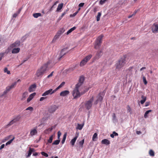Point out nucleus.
I'll return each mask as SVG.
<instances>
[{
    "label": "nucleus",
    "mask_w": 158,
    "mask_h": 158,
    "mask_svg": "<svg viewBox=\"0 0 158 158\" xmlns=\"http://www.w3.org/2000/svg\"><path fill=\"white\" fill-rule=\"evenodd\" d=\"M19 116H17L16 118L12 120L7 125V127H8L13 124L14 123H16L17 122L19 121Z\"/></svg>",
    "instance_id": "obj_12"
},
{
    "label": "nucleus",
    "mask_w": 158,
    "mask_h": 158,
    "mask_svg": "<svg viewBox=\"0 0 158 158\" xmlns=\"http://www.w3.org/2000/svg\"><path fill=\"white\" fill-rule=\"evenodd\" d=\"M152 111V110H147V111L144 114V117L145 118H147V117H148V114H149V112H150Z\"/></svg>",
    "instance_id": "obj_36"
},
{
    "label": "nucleus",
    "mask_w": 158,
    "mask_h": 158,
    "mask_svg": "<svg viewBox=\"0 0 158 158\" xmlns=\"http://www.w3.org/2000/svg\"><path fill=\"white\" fill-rule=\"evenodd\" d=\"M53 72H52L49 75H48V76H47V78H49L50 77H52V75H53Z\"/></svg>",
    "instance_id": "obj_64"
},
{
    "label": "nucleus",
    "mask_w": 158,
    "mask_h": 158,
    "mask_svg": "<svg viewBox=\"0 0 158 158\" xmlns=\"http://www.w3.org/2000/svg\"><path fill=\"white\" fill-rule=\"evenodd\" d=\"M152 31L154 33L158 32V24H154L152 27Z\"/></svg>",
    "instance_id": "obj_13"
},
{
    "label": "nucleus",
    "mask_w": 158,
    "mask_h": 158,
    "mask_svg": "<svg viewBox=\"0 0 158 158\" xmlns=\"http://www.w3.org/2000/svg\"><path fill=\"white\" fill-rule=\"evenodd\" d=\"M65 82L63 81L61 83L58 87V88L59 89L62 87L65 84Z\"/></svg>",
    "instance_id": "obj_47"
},
{
    "label": "nucleus",
    "mask_w": 158,
    "mask_h": 158,
    "mask_svg": "<svg viewBox=\"0 0 158 158\" xmlns=\"http://www.w3.org/2000/svg\"><path fill=\"white\" fill-rule=\"evenodd\" d=\"M107 0H101L99 2V4L102 5L107 1Z\"/></svg>",
    "instance_id": "obj_41"
},
{
    "label": "nucleus",
    "mask_w": 158,
    "mask_h": 158,
    "mask_svg": "<svg viewBox=\"0 0 158 158\" xmlns=\"http://www.w3.org/2000/svg\"><path fill=\"white\" fill-rule=\"evenodd\" d=\"M149 154L151 156H154V153L153 151L151 150L149 151Z\"/></svg>",
    "instance_id": "obj_44"
},
{
    "label": "nucleus",
    "mask_w": 158,
    "mask_h": 158,
    "mask_svg": "<svg viewBox=\"0 0 158 158\" xmlns=\"http://www.w3.org/2000/svg\"><path fill=\"white\" fill-rule=\"evenodd\" d=\"M82 84V83L79 82L76 85L75 88L78 89L79 87H80Z\"/></svg>",
    "instance_id": "obj_39"
},
{
    "label": "nucleus",
    "mask_w": 158,
    "mask_h": 158,
    "mask_svg": "<svg viewBox=\"0 0 158 158\" xmlns=\"http://www.w3.org/2000/svg\"><path fill=\"white\" fill-rule=\"evenodd\" d=\"M78 13V11H77L75 13H74L73 14H71L70 15V17H72L75 16Z\"/></svg>",
    "instance_id": "obj_51"
},
{
    "label": "nucleus",
    "mask_w": 158,
    "mask_h": 158,
    "mask_svg": "<svg viewBox=\"0 0 158 158\" xmlns=\"http://www.w3.org/2000/svg\"><path fill=\"white\" fill-rule=\"evenodd\" d=\"M28 93L27 92L25 91L24 92L22 95V98L21 99V100H23L25 99V98L27 97V96Z\"/></svg>",
    "instance_id": "obj_22"
},
{
    "label": "nucleus",
    "mask_w": 158,
    "mask_h": 158,
    "mask_svg": "<svg viewBox=\"0 0 158 158\" xmlns=\"http://www.w3.org/2000/svg\"><path fill=\"white\" fill-rule=\"evenodd\" d=\"M72 95L74 99H76L80 97V92L78 89L75 88L72 92Z\"/></svg>",
    "instance_id": "obj_7"
},
{
    "label": "nucleus",
    "mask_w": 158,
    "mask_h": 158,
    "mask_svg": "<svg viewBox=\"0 0 158 158\" xmlns=\"http://www.w3.org/2000/svg\"><path fill=\"white\" fill-rule=\"evenodd\" d=\"M94 96L92 97L88 101H86L85 103V107L86 109H90L93 105V102L94 100Z\"/></svg>",
    "instance_id": "obj_4"
},
{
    "label": "nucleus",
    "mask_w": 158,
    "mask_h": 158,
    "mask_svg": "<svg viewBox=\"0 0 158 158\" xmlns=\"http://www.w3.org/2000/svg\"><path fill=\"white\" fill-rule=\"evenodd\" d=\"M67 48H66L61 50L58 58L59 60H60L62 56L68 52V51H67Z\"/></svg>",
    "instance_id": "obj_10"
},
{
    "label": "nucleus",
    "mask_w": 158,
    "mask_h": 158,
    "mask_svg": "<svg viewBox=\"0 0 158 158\" xmlns=\"http://www.w3.org/2000/svg\"><path fill=\"white\" fill-rule=\"evenodd\" d=\"M12 89L10 88V87L9 86H8L6 87V90L7 92H9L11 89Z\"/></svg>",
    "instance_id": "obj_56"
},
{
    "label": "nucleus",
    "mask_w": 158,
    "mask_h": 158,
    "mask_svg": "<svg viewBox=\"0 0 158 158\" xmlns=\"http://www.w3.org/2000/svg\"><path fill=\"white\" fill-rule=\"evenodd\" d=\"M69 94V91L65 90L61 92L60 95L61 96L64 97L68 95Z\"/></svg>",
    "instance_id": "obj_16"
},
{
    "label": "nucleus",
    "mask_w": 158,
    "mask_h": 158,
    "mask_svg": "<svg viewBox=\"0 0 158 158\" xmlns=\"http://www.w3.org/2000/svg\"><path fill=\"white\" fill-rule=\"evenodd\" d=\"M84 142V139H83L79 143V144L80 147H82L83 144Z\"/></svg>",
    "instance_id": "obj_42"
},
{
    "label": "nucleus",
    "mask_w": 158,
    "mask_h": 158,
    "mask_svg": "<svg viewBox=\"0 0 158 158\" xmlns=\"http://www.w3.org/2000/svg\"><path fill=\"white\" fill-rule=\"evenodd\" d=\"M48 64V63L45 64L37 70L36 73V75L38 77H41L42 75L45 73L47 69Z\"/></svg>",
    "instance_id": "obj_1"
},
{
    "label": "nucleus",
    "mask_w": 158,
    "mask_h": 158,
    "mask_svg": "<svg viewBox=\"0 0 158 158\" xmlns=\"http://www.w3.org/2000/svg\"><path fill=\"white\" fill-rule=\"evenodd\" d=\"M60 140H55L53 143V145H58L59 144Z\"/></svg>",
    "instance_id": "obj_38"
},
{
    "label": "nucleus",
    "mask_w": 158,
    "mask_h": 158,
    "mask_svg": "<svg viewBox=\"0 0 158 158\" xmlns=\"http://www.w3.org/2000/svg\"><path fill=\"white\" fill-rule=\"evenodd\" d=\"M66 136L67 133H65L63 135V139L61 141V143L62 144H64V143L66 138Z\"/></svg>",
    "instance_id": "obj_33"
},
{
    "label": "nucleus",
    "mask_w": 158,
    "mask_h": 158,
    "mask_svg": "<svg viewBox=\"0 0 158 158\" xmlns=\"http://www.w3.org/2000/svg\"><path fill=\"white\" fill-rule=\"evenodd\" d=\"M58 1H56L54 4L52 6V7H51V8H50V9L49 10L50 11H52L53 10V8L55 7V6L58 3Z\"/></svg>",
    "instance_id": "obj_34"
},
{
    "label": "nucleus",
    "mask_w": 158,
    "mask_h": 158,
    "mask_svg": "<svg viewBox=\"0 0 158 158\" xmlns=\"http://www.w3.org/2000/svg\"><path fill=\"white\" fill-rule=\"evenodd\" d=\"M102 143L103 144L108 145L110 143L109 140L106 139H105L102 141Z\"/></svg>",
    "instance_id": "obj_20"
},
{
    "label": "nucleus",
    "mask_w": 158,
    "mask_h": 158,
    "mask_svg": "<svg viewBox=\"0 0 158 158\" xmlns=\"http://www.w3.org/2000/svg\"><path fill=\"white\" fill-rule=\"evenodd\" d=\"M103 36V35H101L99 36L96 39L94 45L95 49H97L100 45L102 42V39Z\"/></svg>",
    "instance_id": "obj_5"
},
{
    "label": "nucleus",
    "mask_w": 158,
    "mask_h": 158,
    "mask_svg": "<svg viewBox=\"0 0 158 158\" xmlns=\"http://www.w3.org/2000/svg\"><path fill=\"white\" fill-rule=\"evenodd\" d=\"M105 94L104 92H100L96 97V99L94 102V105H97L98 102H100L101 103Z\"/></svg>",
    "instance_id": "obj_3"
},
{
    "label": "nucleus",
    "mask_w": 158,
    "mask_h": 158,
    "mask_svg": "<svg viewBox=\"0 0 158 158\" xmlns=\"http://www.w3.org/2000/svg\"><path fill=\"white\" fill-rule=\"evenodd\" d=\"M26 110H30V111H32L33 110V108L32 107L30 106L27 108L26 109Z\"/></svg>",
    "instance_id": "obj_55"
},
{
    "label": "nucleus",
    "mask_w": 158,
    "mask_h": 158,
    "mask_svg": "<svg viewBox=\"0 0 158 158\" xmlns=\"http://www.w3.org/2000/svg\"><path fill=\"white\" fill-rule=\"evenodd\" d=\"M17 83V82H14V83H12L11 85L10 86V88L11 89L13 88L16 85Z\"/></svg>",
    "instance_id": "obj_46"
},
{
    "label": "nucleus",
    "mask_w": 158,
    "mask_h": 158,
    "mask_svg": "<svg viewBox=\"0 0 158 158\" xmlns=\"http://www.w3.org/2000/svg\"><path fill=\"white\" fill-rule=\"evenodd\" d=\"M59 37L57 35H56L54 37V38L52 40V42L54 41L56 39H57Z\"/></svg>",
    "instance_id": "obj_52"
},
{
    "label": "nucleus",
    "mask_w": 158,
    "mask_h": 158,
    "mask_svg": "<svg viewBox=\"0 0 158 158\" xmlns=\"http://www.w3.org/2000/svg\"><path fill=\"white\" fill-rule=\"evenodd\" d=\"M13 48V49L12 51V53L14 54L17 53H18L19 52L20 50V48Z\"/></svg>",
    "instance_id": "obj_19"
},
{
    "label": "nucleus",
    "mask_w": 158,
    "mask_h": 158,
    "mask_svg": "<svg viewBox=\"0 0 158 158\" xmlns=\"http://www.w3.org/2000/svg\"><path fill=\"white\" fill-rule=\"evenodd\" d=\"M102 54L103 52L102 50L97 51L93 58L94 60H95L99 59L101 57Z\"/></svg>",
    "instance_id": "obj_9"
},
{
    "label": "nucleus",
    "mask_w": 158,
    "mask_h": 158,
    "mask_svg": "<svg viewBox=\"0 0 158 158\" xmlns=\"http://www.w3.org/2000/svg\"><path fill=\"white\" fill-rule=\"evenodd\" d=\"M15 139V137H14L12 139L10 140L9 141L7 142V143H6V145H7L8 144H10L12 142V141L14 140Z\"/></svg>",
    "instance_id": "obj_40"
},
{
    "label": "nucleus",
    "mask_w": 158,
    "mask_h": 158,
    "mask_svg": "<svg viewBox=\"0 0 158 158\" xmlns=\"http://www.w3.org/2000/svg\"><path fill=\"white\" fill-rule=\"evenodd\" d=\"M4 72L5 73H6L8 74H10V71L8 70L7 68H5L4 69Z\"/></svg>",
    "instance_id": "obj_45"
},
{
    "label": "nucleus",
    "mask_w": 158,
    "mask_h": 158,
    "mask_svg": "<svg viewBox=\"0 0 158 158\" xmlns=\"http://www.w3.org/2000/svg\"><path fill=\"white\" fill-rule=\"evenodd\" d=\"M22 8L21 7L19 9V10L15 13L13 15V17L16 18L18 15L21 12V10H22Z\"/></svg>",
    "instance_id": "obj_21"
},
{
    "label": "nucleus",
    "mask_w": 158,
    "mask_h": 158,
    "mask_svg": "<svg viewBox=\"0 0 158 158\" xmlns=\"http://www.w3.org/2000/svg\"><path fill=\"white\" fill-rule=\"evenodd\" d=\"M63 6V3H61L60 4H59L57 7V8L56 11H59L62 8Z\"/></svg>",
    "instance_id": "obj_25"
},
{
    "label": "nucleus",
    "mask_w": 158,
    "mask_h": 158,
    "mask_svg": "<svg viewBox=\"0 0 158 158\" xmlns=\"http://www.w3.org/2000/svg\"><path fill=\"white\" fill-rule=\"evenodd\" d=\"M41 154L42 155L45 157H47L48 156V155L47 153L44 152H41Z\"/></svg>",
    "instance_id": "obj_53"
},
{
    "label": "nucleus",
    "mask_w": 158,
    "mask_h": 158,
    "mask_svg": "<svg viewBox=\"0 0 158 158\" xmlns=\"http://www.w3.org/2000/svg\"><path fill=\"white\" fill-rule=\"evenodd\" d=\"M29 151H30L31 153L33 152H34L35 151L34 149L33 148H30Z\"/></svg>",
    "instance_id": "obj_60"
},
{
    "label": "nucleus",
    "mask_w": 158,
    "mask_h": 158,
    "mask_svg": "<svg viewBox=\"0 0 158 158\" xmlns=\"http://www.w3.org/2000/svg\"><path fill=\"white\" fill-rule=\"evenodd\" d=\"M141 98H142V99L140 101V103L141 104H143L145 102L146 100V98L143 95H142L141 97Z\"/></svg>",
    "instance_id": "obj_27"
},
{
    "label": "nucleus",
    "mask_w": 158,
    "mask_h": 158,
    "mask_svg": "<svg viewBox=\"0 0 158 158\" xmlns=\"http://www.w3.org/2000/svg\"><path fill=\"white\" fill-rule=\"evenodd\" d=\"M97 133H94V135H93L92 137V140L93 141H95L96 140V139H97Z\"/></svg>",
    "instance_id": "obj_35"
},
{
    "label": "nucleus",
    "mask_w": 158,
    "mask_h": 158,
    "mask_svg": "<svg viewBox=\"0 0 158 158\" xmlns=\"http://www.w3.org/2000/svg\"><path fill=\"white\" fill-rule=\"evenodd\" d=\"M55 127H56L55 126H52V127H51L47 129L46 130V131H51L53 128H54Z\"/></svg>",
    "instance_id": "obj_50"
},
{
    "label": "nucleus",
    "mask_w": 158,
    "mask_h": 158,
    "mask_svg": "<svg viewBox=\"0 0 158 158\" xmlns=\"http://www.w3.org/2000/svg\"><path fill=\"white\" fill-rule=\"evenodd\" d=\"M59 107V106L56 105H52L49 107L48 111L50 113H53L55 111L57 110Z\"/></svg>",
    "instance_id": "obj_8"
},
{
    "label": "nucleus",
    "mask_w": 158,
    "mask_h": 158,
    "mask_svg": "<svg viewBox=\"0 0 158 158\" xmlns=\"http://www.w3.org/2000/svg\"><path fill=\"white\" fill-rule=\"evenodd\" d=\"M84 124H78L77 125V129H78L79 130H81L82 128L84 126Z\"/></svg>",
    "instance_id": "obj_30"
},
{
    "label": "nucleus",
    "mask_w": 158,
    "mask_h": 158,
    "mask_svg": "<svg viewBox=\"0 0 158 158\" xmlns=\"http://www.w3.org/2000/svg\"><path fill=\"white\" fill-rule=\"evenodd\" d=\"M28 59L29 58H25L23 60V61H22V63L21 64H23V63L26 62V61H27Z\"/></svg>",
    "instance_id": "obj_58"
},
{
    "label": "nucleus",
    "mask_w": 158,
    "mask_h": 158,
    "mask_svg": "<svg viewBox=\"0 0 158 158\" xmlns=\"http://www.w3.org/2000/svg\"><path fill=\"white\" fill-rule=\"evenodd\" d=\"M59 32L61 33V34H62L64 31V30L63 28H62L60 29V30L59 31Z\"/></svg>",
    "instance_id": "obj_59"
},
{
    "label": "nucleus",
    "mask_w": 158,
    "mask_h": 158,
    "mask_svg": "<svg viewBox=\"0 0 158 158\" xmlns=\"http://www.w3.org/2000/svg\"><path fill=\"white\" fill-rule=\"evenodd\" d=\"M20 44V42L18 40L16 41L14 43L12 44L10 46L11 48H14L19 47Z\"/></svg>",
    "instance_id": "obj_15"
},
{
    "label": "nucleus",
    "mask_w": 158,
    "mask_h": 158,
    "mask_svg": "<svg viewBox=\"0 0 158 158\" xmlns=\"http://www.w3.org/2000/svg\"><path fill=\"white\" fill-rule=\"evenodd\" d=\"M102 13L101 12H98V15L97 16V21H98L100 20V17Z\"/></svg>",
    "instance_id": "obj_32"
},
{
    "label": "nucleus",
    "mask_w": 158,
    "mask_h": 158,
    "mask_svg": "<svg viewBox=\"0 0 158 158\" xmlns=\"http://www.w3.org/2000/svg\"><path fill=\"white\" fill-rule=\"evenodd\" d=\"M51 91L52 89H50L46 91L43 94L42 96H44L49 94L51 95L52 94Z\"/></svg>",
    "instance_id": "obj_18"
},
{
    "label": "nucleus",
    "mask_w": 158,
    "mask_h": 158,
    "mask_svg": "<svg viewBox=\"0 0 158 158\" xmlns=\"http://www.w3.org/2000/svg\"><path fill=\"white\" fill-rule=\"evenodd\" d=\"M84 78L83 76H81L80 77L79 82L82 83V84L83 83V81H84Z\"/></svg>",
    "instance_id": "obj_37"
},
{
    "label": "nucleus",
    "mask_w": 158,
    "mask_h": 158,
    "mask_svg": "<svg viewBox=\"0 0 158 158\" xmlns=\"http://www.w3.org/2000/svg\"><path fill=\"white\" fill-rule=\"evenodd\" d=\"M41 14L40 13H35L33 14V16L35 18H37L41 16Z\"/></svg>",
    "instance_id": "obj_31"
},
{
    "label": "nucleus",
    "mask_w": 158,
    "mask_h": 158,
    "mask_svg": "<svg viewBox=\"0 0 158 158\" xmlns=\"http://www.w3.org/2000/svg\"><path fill=\"white\" fill-rule=\"evenodd\" d=\"M7 92L6 90L3 93V94L1 95V97H3L4 95H6L7 93Z\"/></svg>",
    "instance_id": "obj_57"
},
{
    "label": "nucleus",
    "mask_w": 158,
    "mask_h": 158,
    "mask_svg": "<svg viewBox=\"0 0 158 158\" xmlns=\"http://www.w3.org/2000/svg\"><path fill=\"white\" fill-rule=\"evenodd\" d=\"M76 28L75 27H73L71 28L66 32V34L67 35H69V33H71L72 31L75 30Z\"/></svg>",
    "instance_id": "obj_29"
},
{
    "label": "nucleus",
    "mask_w": 158,
    "mask_h": 158,
    "mask_svg": "<svg viewBox=\"0 0 158 158\" xmlns=\"http://www.w3.org/2000/svg\"><path fill=\"white\" fill-rule=\"evenodd\" d=\"M92 57L91 54L88 55L84 58L81 62L80 65L81 66H83L91 59Z\"/></svg>",
    "instance_id": "obj_6"
},
{
    "label": "nucleus",
    "mask_w": 158,
    "mask_h": 158,
    "mask_svg": "<svg viewBox=\"0 0 158 158\" xmlns=\"http://www.w3.org/2000/svg\"><path fill=\"white\" fill-rule=\"evenodd\" d=\"M36 94L35 93H34L31 94L29 97L27 98V102H29L34 98Z\"/></svg>",
    "instance_id": "obj_17"
},
{
    "label": "nucleus",
    "mask_w": 158,
    "mask_h": 158,
    "mask_svg": "<svg viewBox=\"0 0 158 158\" xmlns=\"http://www.w3.org/2000/svg\"><path fill=\"white\" fill-rule=\"evenodd\" d=\"M47 98L46 97H41L40 99V101H43V100H44V99H45L46 98Z\"/></svg>",
    "instance_id": "obj_62"
},
{
    "label": "nucleus",
    "mask_w": 158,
    "mask_h": 158,
    "mask_svg": "<svg viewBox=\"0 0 158 158\" xmlns=\"http://www.w3.org/2000/svg\"><path fill=\"white\" fill-rule=\"evenodd\" d=\"M8 52L5 51L4 52H1L0 53V61L2 60V58L5 54H6L8 53Z\"/></svg>",
    "instance_id": "obj_26"
},
{
    "label": "nucleus",
    "mask_w": 158,
    "mask_h": 158,
    "mask_svg": "<svg viewBox=\"0 0 158 158\" xmlns=\"http://www.w3.org/2000/svg\"><path fill=\"white\" fill-rule=\"evenodd\" d=\"M52 140L53 135H52L50 137L49 139L48 140V142L49 143H51L52 142Z\"/></svg>",
    "instance_id": "obj_49"
},
{
    "label": "nucleus",
    "mask_w": 158,
    "mask_h": 158,
    "mask_svg": "<svg viewBox=\"0 0 158 158\" xmlns=\"http://www.w3.org/2000/svg\"><path fill=\"white\" fill-rule=\"evenodd\" d=\"M149 104H150L149 102H146L145 103V107H147L149 105Z\"/></svg>",
    "instance_id": "obj_63"
},
{
    "label": "nucleus",
    "mask_w": 158,
    "mask_h": 158,
    "mask_svg": "<svg viewBox=\"0 0 158 158\" xmlns=\"http://www.w3.org/2000/svg\"><path fill=\"white\" fill-rule=\"evenodd\" d=\"M126 60L125 58H121L116 64V68L119 69L123 67L125 64Z\"/></svg>",
    "instance_id": "obj_2"
},
{
    "label": "nucleus",
    "mask_w": 158,
    "mask_h": 158,
    "mask_svg": "<svg viewBox=\"0 0 158 158\" xmlns=\"http://www.w3.org/2000/svg\"><path fill=\"white\" fill-rule=\"evenodd\" d=\"M19 116H17L16 118L12 120L7 125V127H8L13 124L14 123H16L17 122L19 121Z\"/></svg>",
    "instance_id": "obj_11"
},
{
    "label": "nucleus",
    "mask_w": 158,
    "mask_h": 158,
    "mask_svg": "<svg viewBox=\"0 0 158 158\" xmlns=\"http://www.w3.org/2000/svg\"><path fill=\"white\" fill-rule=\"evenodd\" d=\"M78 137V136H76L73 139H72L71 141H70V143L72 144V145L73 146L74 145Z\"/></svg>",
    "instance_id": "obj_24"
},
{
    "label": "nucleus",
    "mask_w": 158,
    "mask_h": 158,
    "mask_svg": "<svg viewBox=\"0 0 158 158\" xmlns=\"http://www.w3.org/2000/svg\"><path fill=\"white\" fill-rule=\"evenodd\" d=\"M36 87L35 84H34L31 85L28 89V91L30 92H32L35 91Z\"/></svg>",
    "instance_id": "obj_14"
},
{
    "label": "nucleus",
    "mask_w": 158,
    "mask_h": 158,
    "mask_svg": "<svg viewBox=\"0 0 158 158\" xmlns=\"http://www.w3.org/2000/svg\"><path fill=\"white\" fill-rule=\"evenodd\" d=\"M37 133V131L35 129H34L31 131L30 133V135H31V136H32L34 135H35Z\"/></svg>",
    "instance_id": "obj_23"
},
{
    "label": "nucleus",
    "mask_w": 158,
    "mask_h": 158,
    "mask_svg": "<svg viewBox=\"0 0 158 158\" xmlns=\"http://www.w3.org/2000/svg\"><path fill=\"white\" fill-rule=\"evenodd\" d=\"M127 112L130 113V114H131V110L130 106H128L127 107Z\"/></svg>",
    "instance_id": "obj_43"
},
{
    "label": "nucleus",
    "mask_w": 158,
    "mask_h": 158,
    "mask_svg": "<svg viewBox=\"0 0 158 158\" xmlns=\"http://www.w3.org/2000/svg\"><path fill=\"white\" fill-rule=\"evenodd\" d=\"M59 89L57 87L55 89L53 90L52 89V94L54 93L56 91H57L58 89Z\"/></svg>",
    "instance_id": "obj_54"
},
{
    "label": "nucleus",
    "mask_w": 158,
    "mask_h": 158,
    "mask_svg": "<svg viewBox=\"0 0 158 158\" xmlns=\"http://www.w3.org/2000/svg\"><path fill=\"white\" fill-rule=\"evenodd\" d=\"M112 119L113 122L115 123L118 121V120L116 118V116L114 113H113L112 115Z\"/></svg>",
    "instance_id": "obj_28"
},
{
    "label": "nucleus",
    "mask_w": 158,
    "mask_h": 158,
    "mask_svg": "<svg viewBox=\"0 0 158 158\" xmlns=\"http://www.w3.org/2000/svg\"><path fill=\"white\" fill-rule=\"evenodd\" d=\"M143 81L144 84L145 85H146L147 83V81L146 79V77L143 76Z\"/></svg>",
    "instance_id": "obj_48"
},
{
    "label": "nucleus",
    "mask_w": 158,
    "mask_h": 158,
    "mask_svg": "<svg viewBox=\"0 0 158 158\" xmlns=\"http://www.w3.org/2000/svg\"><path fill=\"white\" fill-rule=\"evenodd\" d=\"M61 135V133L60 132V131H59L58 132V139H59L60 136Z\"/></svg>",
    "instance_id": "obj_61"
}]
</instances>
